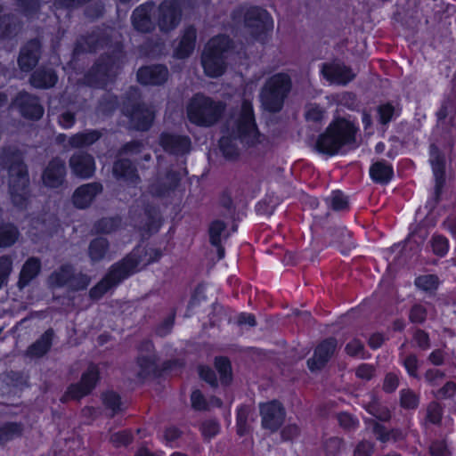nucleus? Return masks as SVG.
Returning <instances> with one entry per match:
<instances>
[{"label":"nucleus","instance_id":"obj_1","mask_svg":"<svg viewBox=\"0 0 456 456\" xmlns=\"http://www.w3.org/2000/svg\"><path fill=\"white\" fill-rule=\"evenodd\" d=\"M255 123L252 104L244 101L238 118L229 124L226 135L220 140V150L228 159H234L240 152L241 147H252L264 141Z\"/></svg>","mask_w":456,"mask_h":456},{"label":"nucleus","instance_id":"obj_2","mask_svg":"<svg viewBox=\"0 0 456 456\" xmlns=\"http://www.w3.org/2000/svg\"><path fill=\"white\" fill-rule=\"evenodd\" d=\"M160 256L161 252L159 249L144 247L136 248L122 262L113 265L106 277L90 290L91 297L100 298L113 286L140 270L141 267L157 261Z\"/></svg>","mask_w":456,"mask_h":456},{"label":"nucleus","instance_id":"obj_3","mask_svg":"<svg viewBox=\"0 0 456 456\" xmlns=\"http://www.w3.org/2000/svg\"><path fill=\"white\" fill-rule=\"evenodd\" d=\"M225 109L224 102L203 94H196L186 105V115L191 124L208 128L220 121Z\"/></svg>","mask_w":456,"mask_h":456},{"label":"nucleus","instance_id":"obj_4","mask_svg":"<svg viewBox=\"0 0 456 456\" xmlns=\"http://www.w3.org/2000/svg\"><path fill=\"white\" fill-rule=\"evenodd\" d=\"M355 133L356 128L350 121L337 119L319 136L316 149L322 153L334 155L343 145L354 141Z\"/></svg>","mask_w":456,"mask_h":456},{"label":"nucleus","instance_id":"obj_5","mask_svg":"<svg viewBox=\"0 0 456 456\" xmlns=\"http://www.w3.org/2000/svg\"><path fill=\"white\" fill-rule=\"evenodd\" d=\"M231 42L224 36L211 38L205 46L201 57V63L207 76L217 77L224 74L225 69L226 53Z\"/></svg>","mask_w":456,"mask_h":456},{"label":"nucleus","instance_id":"obj_6","mask_svg":"<svg viewBox=\"0 0 456 456\" xmlns=\"http://www.w3.org/2000/svg\"><path fill=\"white\" fill-rule=\"evenodd\" d=\"M291 88V80L285 73H277L265 83L260 99L264 108L271 112L279 111Z\"/></svg>","mask_w":456,"mask_h":456},{"label":"nucleus","instance_id":"obj_7","mask_svg":"<svg viewBox=\"0 0 456 456\" xmlns=\"http://www.w3.org/2000/svg\"><path fill=\"white\" fill-rule=\"evenodd\" d=\"M9 183L12 200L20 208H24L28 201V177L26 167L18 156H15L9 167Z\"/></svg>","mask_w":456,"mask_h":456},{"label":"nucleus","instance_id":"obj_8","mask_svg":"<svg viewBox=\"0 0 456 456\" xmlns=\"http://www.w3.org/2000/svg\"><path fill=\"white\" fill-rule=\"evenodd\" d=\"M243 18L245 25L251 28V33L257 39L261 36L272 30L273 20L269 13L257 7L242 8L234 13V20H240Z\"/></svg>","mask_w":456,"mask_h":456},{"label":"nucleus","instance_id":"obj_9","mask_svg":"<svg viewBox=\"0 0 456 456\" xmlns=\"http://www.w3.org/2000/svg\"><path fill=\"white\" fill-rule=\"evenodd\" d=\"M125 114L130 118L132 126L138 130H147L152 124L156 109L155 106L137 104L136 106L126 105Z\"/></svg>","mask_w":456,"mask_h":456},{"label":"nucleus","instance_id":"obj_10","mask_svg":"<svg viewBox=\"0 0 456 456\" xmlns=\"http://www.w3.org/2000/svg\"><path fill=\"white\" fill-rule=\"evenodd\" d=\"M120 67L119 61L109 58L107 61L98 63L86 77V83L93 86H104Z\"/></svg>","mask_w":456,"mask_h":456},{"label":"nucleus","instance_id":"obj_11","mask_svg":"<svg viewBox=\"0 0 456 456\" xmlns=\"http://www.w3.org/2000/svg\"><path fill=\"white\" fill-rule=\"evenodd\" d=\"M260 415L263 428L274 432L283 423L285 411L279 402L272 401L260 404Z\"/></svg>","mask_w":456,"mask_h":456},{"label":"nucleus","instance_id":"obj_12","mask_svg":"<svg viewBox=\"0 0 456 456\" xmlns=\"http://www.w3.org/2000/svg\"><path fill=\"white\" fill-rule=\"evenodd\" d=\"M322 74L330 84L345 86L352 81L355 74L351 68L340 61L323 63Z\"/></svg>","mask_w":456,"mask_h":456},{"label":"nucleus","instance_id":"obj_13","mask_svg":"<svg viewBox=\"0 0 456 456\" xmlns=\"http://www.w3.org/2000/svg\"><path fill=\"white\" fill-rule=\"evenodd\" d=\"M158 25L162 31L174 29L181 20V8L175 1H164L158 9Z\"/></svg>","mask_w":456,"mask_h":456},{"label":"nucleus","instance_id":"obj_14","mask_svg":"<svg viewBox=\"0 0 456 456\" xmlns=\"http://www.w3.org/2000/svg\"><path fill=\"white\" fill-rule=\"evenodd\" d=\"M98 377V368L94 365H90L82 375L80 382L69 387L66 395L72 399H79L88 395L95 387Z\"/></svg>","mask_w":456,"mask_h":456},{"label":"nucleus","instance_id":"obj_15","mask_svg":"<svg viewBox=\"0 0 456 456\" xmlns=\"http://www.w3.org/2000/svg\"><path fill=\"white\" fill-rule=\"evenodd\" d=\"M71 172L81 178L91 177L95 171V162L92 155L77 151L69 159Z\"/></svg>","mask_w":456,"mask_h":456},{"label":"nucleus","instance_id":"obj_16","mask_svg":"<svg viewBox=\"0 0 456 456\" xmlns=\"http://www.w3.org/2000/svg\"><path fill=\"white\" fill-rule=\"evenodd\" d=\"M65 175V163L62 159L56 158L49 162L43 173L42 179L45 186L58 188L63 183Z\"/></svg>","mask_w":456,"mask_h":456},{"label":"nucleus","instance_id":"obj_17","mask_svg":"<svg viewBox=\"0 0 456 456\" xmlns=\"http://www.w3.org/2000/svg\"><path fill=\"white\" fill-rule=\"evenodd\" d=\"M337 346L334 338L322 342L314 350V356L307 361L308 368L314 371L322 369L335 352Z\"/></svg>","mask_w":456,"mask_h":456},{"label":"nucleus","instance_id":"obj_18","mask_svg":"<svg viewBox=\"0 0 456 456\" xmlns=\"http://www.w3.org/2000/svg\"><path fill=\"white\" fill-rule=\"evenodd\" d=\"M13 104L19 108L21 115L28 118L38 119L44 113L38 100L27 93H20Z\"/></svg>","mask_w":456,"mask_h":456},{"label":"nucleus","instance_id":"obj_19","mask_svg":"<svg viewBox=\"0 0 456 456\" xmlns=\"http://www.w3.org/2000/svg\"><path fill=\"white\" fill-rule=\"evenodd\" d=\"M159 144L164 151L172 154H185L191 149V140L188 136L172 134H162Z\"/></svg>","mask_w":456,"mask_h":456},{"label":"nucleus","instance_id":"obj_20","mask_svg":"<svg viewBox=\"0 0 456 456\" xmlns=\"http://www.w3.org/2000/svg\"><path fill=\"white\" fill-rule=\"evenodd\" d=\"M102 187L98 183L81 185L73 193V203L78 208H87L102 191Z\"/></svg>","mask_w":456,"mask_h":456},{"label":"nucleus","instance_id":"obj_21","mask_svg":"<svg viewBox=\"0 0 456 456\" xmlns=\"http://www.w3.org/2000/svg\"><path fill=\"white\" fill-rule=\"evenodd\" d=\"M167 69L161 65L144 67L138 70L137 78L143 85H160L167 79Z\"/></svg>","mask_w":456,"mask_h":456},{"label":"nucleus","instance_id":"obj_22","mask_svg":"<svg viewBox=\"0 0 456 456\" xmlns=\"http://www.w3.org/2000/svg\"><path fill=\"white\" fill-rule=\"evenodd\" d=\"M40 44L37 40L28 42L20 51L18 63L22 71L31 70L39 58Z\"/></svg>","mask_w":456,"mask_h":456},{"label":"nucleus","instance_id":"obj_23","mask_svg":"<svg viewBox=\"0 0 456 456\" xmlns=\"http://www.w3.org/2000/svg\"><path fill=\"white\" fill-rule=\"evenodd\" d=\"M154 6L151 4H142L134 11L132 21L134 28L141 32H148L153 28L151 14Z\"/></svg>","mask_w":456,"mask_h":456},{"label":"nucleus","instance_id":"obj_24","mask_svg":"<svg viewBox=\"0 0 456 456\" xmlns=\"http://www.w3.org/2000/svg\"><path fill=\"white\" fill-rule=\"evenodd\" d=\"M196 29L193 27H189L184 29L182 38L175 51L177 58L188 57L195 47Z\"/></svg>","mask_w":456,"mask_h":456},{"label":"nucleus","instance_id":"obj_25","mask_svg":"<svg viewBox=\"0 0 456 456\" xmlns=\"http://www.w3.org/2000/svg\"><path fill=\"white\" fill-rule=\"evenodd\" d=\"M40 269L41 264L37 258H28L21 268L18 281L19 288L23 289L26 287L39 273Z\"/></svg>","mask_w":456,"mask_h":456},{"label":"nucleus","instance_id":"obj_26","mask_svg":"<svg viewBox=\"0 0 456 456\" xmlns=\"http://www.w3.org/2000/svg\"><path fill=\"white\" fill-rule=\"evenodd\" d=\"M178 177L175 173H167L163 177H159L150 187L151 194L161 196L175 188L177 184Z\"/></svg>","mask_w":456,"mask_h":456},{"label":"nucleus","instance_id":"obj_27","mask_svg":"<svg viewBox=\"0 0 456 456\" xmlns=\"http://www.w3.org/2000/svg\"><path fill=\"white\" fill-rule=\"evenodd\" d=\"M53 331L46 330L35 343L27 350V354L32 357H41L45 354L52 346Z\"/></svg>","mask_w":456,"mask_h":456},{"label":"nucleus","instance_id":"obj_28","mask_svg":"<svg viewBox=\"0 0 456 456\" xmlns=\"http://www.w3.org/2000/svg\"><path fill=\"white\" fill-rule=\"evenodd\" d=\"M100 137L101 134L97 130H87L69 137L68 145L71 148L88 147L97 142Z\"/></svg>","mask_w":456,"mask_h":456},{"label":"nucleus","instance_id":"obj_29","mask_svg":"<svg viewBox=\"0 0 456 456\" xmlns=\"http://www.w3.org/2000/svg\"><path fill=\"white\" fill-rule=\"evenodd\" d=\"M430 162L436 179V193L438 194L444 183V159L436 150L433 149Z\"/></svg>","mask_w":456,"mask_h":456},{"label":"nucleus","instance_id":"obj_30","mask_svg":"<svg viewBox=\"0 0 456 456\" xmlns=\"http://www.w3.org/2000/svg\"><path fill=\"white\" fill-rule=\"evenodd\" d=\"M57 82V76L52 69H38L30 78V83L37 88H49Z\"/></svg>","mask_w":456,"mask_h":456},{"label":"nucleus","instance_id":"obj_31","mask_svg":"<svg viewBox=\"0 0 456 456\" xmlns=\"http://www.w3.org/2000/svg\"><path fill=\"white\" fill-rule=\"evenodd\" d=\"M225 228H226V225L224 222L216 220V221H214L211 223V224L209 226V230H208L210 242L214 246H216L218 248L217 250H218L219 258H222L224 255V250L223 248L220 247V244H221L222 239L224 237H225V234H224Z\"/></svg>","mask_w":456,"mask_h":456},{"label":"nucleus","instance_id":"obj_32","mask_svg":"<svg viewBox=\"0 0 456 456\" xmlns=\"http://www.w3.org/2000/svg\"><path fill=\"white\" fill-rule=\"evenodd\" d=\"M113 174L115 176L123 178L131 183H134L138 178L135 168L133 167L131 162L126 159L117 161L114 164Z\"/></svg>","mask_w":456,"mask_h":456},{"label":"nucleus","instance_id":"obj_33","mask_svg":"<svg viewBox=\"0 0 456 456\" xmlns=\"http://www.w3.org/2000/svg\"><path fill=\"white\" fill-rule=\"evenodd\" d=\"M370 175L375 182L385 183L391 179L393 169L387 163L379 161L371 166Z\"/></svg>","mask_w":456,"mask_h":456},{"label":"nucleus","instance_id":"obj_34","mask_svg":"<svg viewBox=\"0 0 456 456\" xmlns=\"http://www.w3.org/2000/svg\"><path fill=\"white\" fill-rule=\"evenodd\" d=\"M18 229L11 224H0V248L12 246L19 239Z\"/></svg>","mask_w":456,"mask_h":456},{"label":"nucleus","instance_id":"obj_35","mask_svg":"<svg viewBox=\"0 0 456 456\" xmlns=\"http://www.w3.org/2000/svg\"><path fill=\"white\" fill-rule=\"evenodd\" d=\"M73 275L71 266L63 265L50 276L49 282L52 286L55 287H61L65 285L69 287V281L72 280Z\"/></svg>","mask_w":456,"mask_h":456},{"label":"nucleus","instance_id":"obj_36","mask_svg":"<svg viewBox=\"0 0 456 456\" xmlns=\"http://www.w3.org/2000/svg\"><path fill=\"white\" fill-rule=\"evenodd\" d=\"M108 241L103 238L94 240L89 246V256L93 262H97L104 258L107 254Z\"/></svg>","mask_w":456,"mask_h":456},{"label":"nucleus","instance_id":"obj_37","mask_svg":"<svg viewBox=\"0 0 456 456\" xmlns=\"http://www.w3.org/2000/svg\"><path fill=\"white\" fill-rule=\"evenodd\" d=\"M102 403L106 409L110 410L112 414L118 413L124 410L125 403L115 392H107L102 395Z\"/></svg>","mask_w":456,"mask_h":456},{"label":"nucleus","instance_id":"obj_38","mask_svg":"<svg viewBox=\"0 0 456 456\" xmlns=\"http://www.w3.org/2000/svg\"><path fill=\"white\" fill-rule=\"evenodd\" d=\"M366 410L380 420H387L390 418L388 409L381 405L375 397H372V400L366 405Z\"/></svg>","mask_w":456,"mask_h":456},{"label":"nucleus","instance_id":"obj_39","mask_svg":"<svg viewBox=\"0 0 456 456\" xmlns=\"http://www.w3.org/2000/svg\"><path fill=\"white\" fill-rule=\"evenodd\" d=\"M344 443L341 438L338 436H330L326 438L323 442V450L327 456H336L343 449Z\"/></svg>","mask_w":456,"mask_h":456},{"label":"nucleus","instance_id":"obj_40","mask_svg":"<svg viewBox=\"0 0 456 456\" xmlns=\"http://www.w3.org/2000/svg\"><path fill=\"white\" fill-rule=\"evenodd\" d=\"M155 361L156 359L153 354H149L145 356L141 355L137 361L138 366L140 367L139 375L141 377H144L154 371L156 369Z\"/></svg>","mask_w":456,"mask_h":456},{"label":"nucleus","instance_id":"obj_41","mask_svg":"<svg viewBox=\"0 0 456 456\" xmlns=\"http://www.w3.org/2000/svg\"><path fill=\"white\" fill-rule=\"evenodd\" d=\"M216 370L219 372L221 381L228 384L232 379L231 365L227 359L220 357L215 362Z\"/></svg>","mask_w":456,"mask_h":456},{"label":"nucleus","instance_id":"obj_42","mask_svg":"<svg viewBox=\"0 0 456 456\" xmlns=\"http://www.w3.org/2000/svg\"><path fill=\"white\" fill-rule=\"evenodd\" d=\"M120 220L118 218H102L95 224V231L101 233H110L118 229Z\"/></svg>","mask_w":456,"mask_h":456},{"label":"nucleus","instance_id":"obj_43","mask_svg":"<svg viewBox=\"0 0 456 456\" xmlns=\"http://www.w3.org/2000/svg\"><path fill=\"white\" fill-rule=\"evenodd\" d=\"M251 414V409L248 406H241L238 410L237 414V428L238 433L242 436L244 435L248 429V419Z\"/></svg>","mask_w":456,"mask_h":456},{"label":"nucleus","instance_id":"obj_44","mask_svg":"<svg viewBox=\"0 0 456 456\" xmlns=\"http://www.w3.org/2000/svg\"><path fill=\"white\" fill-rule=\"evenodd\" d=\"M415 284L425 291H431L437 288L438 278L433 274L422 275L416 279Z\"/></svg>","mask_w":456,"mask_h":456},{"label":"nucleus","instance_id":"obj_45","mask_svg":"<svg viewBox=\"0 0 456 456\" xmlns=\"http://www.w3.org/2000/svg\"><path fill=\"white\" fill-rule=\"evenodd\" d=\"M12 270V258L9 256H0V289L7 282Z\"/></svg>","mask_w":456,"mask_h":456},{"label":"nucleus","instance_id":"obj_46","mask_svg":"<svg viewBox=\"0 0 456 456\" xmlns=\"http://www.w3.org/2000/svg\"><path fill=\"white\" fill-rule=\"evenodd\" d=\"M21 432V428L16 423H8L0 428V442H6L12 439L14 436H19Z\"/></svg>","mask_w":456,"mask_h":456},{"label":"nucleus","instance_id":"obj_47","mask_svg":"<svg viewBox=\"0 0 456 456\" xmlns=\"http://www.w3.org/2000/svg\"><path fill=\"white\" fill-rule=\"evenodd\" d=\"M329 203L330 207L337 211L346 209L348 207L347 197L338 191L332 192Z\"/></svg>","mask_w":456,"mask_h":456},{"label":"nucleus","instance_id":"obj_48","mask_svg":"<svg viewBox=\"0 0 456 456\" xmlns=\"http://www.w3.org/2000/svg\"><path fill=\"white\" fill-rule=\"evenodd\" d=\"M401 405L404 408L413 409L419 404V398L411 389H403L400 392Z\"/></svg>","mask_w":456,"mask_h":456},{"label":"nucleus","instance_id":"obj_49","mask_svg":"<svg viewBox=\"0 0 456 456\" xmlns=\"http://www.w3.org/2000/svg\"><path fill=\"white\" fill-rule=\"evenodd\" d=\"M325 115L322 108L315 104H309L305 110V118L308 121L318 122L321 121Z\"/></svg>","mask_w":456,"mask_h":456},{"label":"nucleus","instance_id":"obj_50","mask_svg":"<svg viewBox=\"0 0 456 456\" xmlns=\"http://www.w3.org/2000/svg\"><path fill=\"white\" fill-rule=\"evenodd\" d=\"M110 441L116 447L125 446L131 443L132 436L129 431L123 430L111 435Z\"/></svg>","mask_w":456,"mask_h":456},{"label":"nucleus","instance_id":"obj_51","mask_svg":"<svg viewBox=\"0 0 456 456\" xmlns=\"http://www.w3.org/2000/svg\"><path fill=\"white\" fill-rule=\"evenodd\" d=\"M403 366L406 369L408 374L413 378H419L418 369L419 361L416 355L410 354L406 356L403 361Z\"/></svg>","mask_w":456,"mask_h":456},{"label":"nucleus","instance_id":"obj_52","mask_svg":"<svg viewBox=\"0 0 456 456\" xmlns=\"http://www.w3.org/2000/svg\"><path fill=\"white\" fill-rule=\"evenodd\" d=\"M90 283V278L86 274L73 275L72 280L69 281V288L74 290L86 289Z\"/></svg>","mask_w":456,"mask_h":456},{"label":"nucleus","instance_id":"obj_53","mask_svg":"<svg viewBox=\"0 0 456 456\" xmlns=\"http://www.w3.org/2000/svg\"><path fill=\"white\" fill-rule=\"evenodd\" d=\"M363 344L357 338H353L346 346V352L352 356L362 357L363 355Z\"/></svg>","mask_w":456,"mask_h":456},{"label":"nucleus","instance_id":"obj_54","mask_svg":"<svg viewBox=\"0 0 456 456\" xmlns=\"http://www.w3.org/2000/svg\"><path fill=\"white\" fill-rule=\"evenodd\" d=\"M427 418L433 424L439 423L442 418L441 406L436 403H431L428 407Z\"/></svg>","mask_w":456,"mask_h":456},{"label":"nucleus","instance_id":"obj_55","mask_svg":"<svg viewBox=\"0 0 456 456\" xmlns=\"http://www.w3.org/2000/svg\"><path fill=\"white\" fill-rule=\"evenodd\" d=\"M433 251L439 255L444 256L448 250V241L442 236H435L432 240Z\"/></svg>","mask_w":456,"mask_h":456},{"label":"nucleus","instance_id":"obj_56","mask_svg":"<svg viewBox=\"0 0 456 456\" xmlns=\"http://www.w3.org/2000/svg\"><path fill=\"white\" fill-rule=\"evenodd\" d=\"M427 317V310L421 305H415L412 306L410 313V320L412 322L421 323L426 320Z\"/></svg>","mask_w":456,"mask_h":456},{"label":"nucleus","instance_id":"obj_57","mask_svg":"<svg viewBox=\"0 0 456 456\" xmlns=\"http://www.w3.org/2000/svg\"><path fill=\"white\" fill-rule=\"evenodd\" d=\"M394 107L390 104H384L378 108V115L379 118V122L383 125L387 124L393 115H394Z\"/></svg>","mask_w":456,"mask_h":456},{"label":"nucleus","instance_id":"obj_58","mask_svg":"<svg viewBox=\"0 0 456 456\" xmlns=\"http://www.w3.org/2000/svg\"><path fill=\"white\" fill-rule=\"evenodd\" d=\"M374 367L366 363L359 365L355 370L356 377L364 380H370L374 376Z\"/></svg>","mask_w":456,"mask_h":456},{"label":"nucleus","instance_id":"obj_59","mask_svg":"<svg viewBox=\"0 0 456 456\" xmlns=\"http://www.w3.org/2000/svg\"><path fill=\"white\" fill-rule=\"evenodd\" d=\"M201 431L205 437L211 438L219 432V425L215 420H207L202 424Z\"/></svg>","mask_w":456,"mask_h":456},{"label":"nucleus","instance_id":"obj_60","mask_svg":"<svg viewBox=\"0 0 456 456\" xmlns=\"http://www.w3.org/2000/svg\"><path fill=\"white\" fill-rule=\"evenodd\" d=\"M339 425L348 430L354 429L357 427L358 421L352 415L343 412L338 416Z\"/></svg>","mask_w":456,"mask_h":456},{"label":"nucleus","instance_id":"obj_61","mask_svg":"<svg viewBox=\"0 0 456 456\" xmlns=\"http://www.w3.org/2000/svg\"><path fill=\"white\" fill-rule=\"evenodd\" d=\"M191 405L195 410H206L208 407V403L206 402L204 396L199 390L192 392L191 395Z\"/></svg>","mask_w":456,"mask_h":456},{"label":"nucleus","instance_id":"obj_62","mask_svg":"<svg viewBox=\"0 0 456 456\" xmlns=\"http://www.w3.org/2000/svg\"><path fill=\"white\" fill-rule=\"evenodd\" d=\"M444 377L443 371L435 369L428 370L425 373V379L430 386H437Z\"/></svg>","mask_w":456,"mask_h":456},{"label":"nucleus","instance_id":"obj_63","mask_svg":"<svg viewBox=\"0 0 456 456\" xmlns=\"http://www.w3.org/2000/svg\"><path fill=\"white\" fill-rule=\"evenodd\" d=\"M456 393V383L452 381L447 382L442 388L436 393L437 398H449Z\"/></svg>","mask_w":456,"mask_h":456},{"label":"nucleus","instance_id":"obj_64","mask_svg":"<svg viewBox=\"0 0 456 456\" xmlns=\"http://www.w3.org/2000/svg\"><path fill=\"white\" fill-rule=\"evenodd\" d=\"M372 452L373 445L367 441H362L356 445L354 456H371Z\"/></svg>","mask_w":456,"mask_h":456}]
</instances>
